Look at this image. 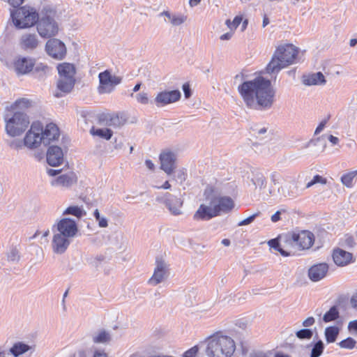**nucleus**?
<instances>
[{
    "instance_id": "nucleus-1",
    "label": "nucleus",
    "mask_w": 357,
    "mask_h": 357,
    "mask_svg": "<svg viewBox=\"0 0 357 357\" xmlns=\"http://www.w3.org/2000/svg\"><path fill=\"white\" fill-rule=\"evenodd\" d=\"M238 91L245 105L250 109L267 110L274 102L275 93L271 82L261 76L243 82L238 86Z\"/></svg>"
},
{
    "instance_id": "nucleus-2",
    "label": "nucleus",
    "mask_w": 357,
    "mask_h": 357,
    "mask_svg": "<svg viewBox=\"0 0 357 357\" xmlns=\"http://www.w3.org/2000/svg\"><path fill=\"white\" fill-rule=\"evenodd\" d=\"M298 50L292 44L278 46L266 68V73L276 78L279 72L296 62Z\"/></svg>"
},
{
    "instance_id": "nucleus-3",
    "label": "nucleus",
    "mask_w": 357,
    "mask_h": 357,
    "mask_svg": "<svg viewBox=\"0 0 357 357\" xmlns=\"http://www.w3.org/2000/svg\"><path fill=\"white\" fill-rule=\"evenodd\" d=\"M235 349L231 337L217 333L207 339L205 354L207 357H231Z\"/></svg>"
},
{
    "instance_id": "nucleus-4",
    "label": "nucleus",
    "mask_w": 357,
    "mask_h": 357,
    "mask_svg": "<svg viewBox=\"0 0 357 357\" xmlns=\"http://www.w3.org/2000/svg\"><path fill=\"white\" fill-rule=\"evenodd\" d=\"M59 79L57 81V89L60 92L54 94L56 98H60L65 93H70L75 83V66L69 63H60L57 66Z\"/></svg>"
},
{
    "instance_id": "nucleus-5",
    "label": "nucleus",
    "mask_w": 357,
    "mask_h": 357,
    "mask_svg": "<svg viewBox=\"0 0 357 357\" xmlns=\"http://www.w3.org/2000/svg\"><path fill=\"white\" fill-rule=\"evenodd\" d=\"M5 130L10 137L21 135L29 125V117L26 114L16 112L12 116L9 114L4 115Z\"/></svg>"
},
{
    "instance_id": "nucleus-6",
    "label": "nucleus",
    "mask_w": 357,
    "mask_h": 357,
    "mask_svg": "<svg viewBox=\"0 0 357 357\" xmlns=\"http://www.w3.org/2000/svg\"><path fill=\"white\" fill-rule=\"evenodd\" d=\"M11 17L14 24L18 29H25L36 24L39 15L36 10L31 7L22 6L16 11H11Z\"/></svg>"
},
{
    "instance_id": "nucleus-7",
    "label": "nucleus",
    "mask_w": 357,
    "mask_h": 357,
    "mask_svg": "<svg viewBox=\"0 0 357 357\" xmlns=\"http://www.w3.org/2000/svg\"><path fill=\"white\" fill-rule=\"evenodd\" d=\"M290 248H298L301 250L309 249L314 243V234L309 231H302L299 233H288L281 238Z\"/></svg>"
},
{
    "instance_id": "nucleus-8",
    "label": "nucleus",
    "mask_w": 357,
    "mask_h": 357,
    "mask_svg": "<svg viewBox=\"0 0 357 357\" xmlns=\"http://www.w3.org/2000/svg\"><path fill=\"white\" fill-rule=\"evenodd\" d=\"M213 192L214 191L211 188H208L205 190L204 195L208 204L214 206L218 215L221 213H229L234 208V202L231 197L217 196Z\"/></svg>"
},
{
    "instance_id": "nucleus-9",
    "label": "nucleus",
    "mask_w": 357,
    "mask_h": 357,
    "mask_svg": "<svg viewBox=\"0 0 357 357\" xmlns=\"http://www.w3.org/2000/svg\"><path fill=\"white\" fill-rule=\"evenodd\" d=\"M36 28L38 34L43 38H50L56 36L59 29V24L54 18L47 13L39 17Z\"/></svg>"
},
{
    "instance_id": "nucleus-10",
    "label": "nucleus",
    "mask_w": 357,
    "mask_h": 357,
    "mask_svg": "<svg viewBox=\"0 0 357 357\" xmlns=\"http://www.w3.org/2000/svg\"><path fill=\"white\" fill-rule=\"evenodd\" d=\"M42 135V124L34 122L24 137V146L33 150L38 148L42 144L44 145V138Z\"/></svg>"
},
{
    "instance_id": "nucleus-11",
    "label": "nucleus",
    "mask_w": 357,
    "mask_h": 357,
    "mask_svg": "<svg viewBox=\"0 0 357 357\" xmlns=\"http://www.w3.org/2000/svg\"><path fill=\"white\" fill-rule=\"evenodd\" d=\"M155 200L165 204L169 211L174 215H178L182 213L181 207L183 206V200L169 192H165L162 195L156 197Z\"/></svg>"
},
{
    "instance_id": "nucleus-12",
    "label": "nucleus",
    "mask_w": 357,
    "mask_h": 357,
    "mask_svg": "<svg viewBox=\"0 0 357 357\" xmlns=\"http://www.w3.org/2000/svg\"><path fill=\"white\" fill-rule=\"evenodd\" d=\"M52 231H56L61 235L66 236L73 239L76 236L78 228L74 220L65 218L60 220L53 226Z\"/></svg>"
},
{
    "instance_id": "nucleus-13",
    "label": "nucleus",
    "mask_w": 357,
    "mask_h": 357,
    "mask_svg": "<svg viewBox=\"0 0 357 357\" xmlns=\"http://www.w3.org/2000/svg\"><path fill=\"white\" fill-rule=\"evenodd\" d=\"M169 275V265L162 258L157 257L155 259V267L152 277L149 280V284L155 286L166 278Z\"/></svg>"
},
{
    "instance_id": "nucleus-14",
    "label": "nucleus",
    "mask_w": 357,
    "mask_h": 357,
    "mask_svg": "<svg viewBox=\"0 0 357 357\" xmlns=\"http://www.w3.org/2000/svg\"><path fill=\"white\" fill-rule=\"evenodd\" d=\"M45 50L49 56L58 60L63 59L66 54L65 44L56 38L47 40L45 45Z\"/></svg>"
},
{
    "instance_id": "nucleus-15",
    "label": "nucleus",
    "mask_w": 357,
    "mask_h": 357,
    "mask_svg": "<svg viewBox=\"0 0 357 357\" xmlns=\"http://www.w3.org/2000/svg\"><path fill=\"white\" fill-rule=\"evenodd\" d=\"M181 97V93L178 90H172V91H162L159 92L154 100L153 103L158 107H162L169 104H172L177 102L180 100Z\"/></svg>"
},
{
    "instance_id": "nucleus-16",
    "label": "nucleus",
    "mask_w": 357,
    "mask_h": 357,
    "mask_svg": "<svg viewBox=\"0 0 357 357\" xmlns=\"http://www.w3.org/2000/svg\"><path fill=\"white\" fill-rule=\"evenodd\" d=\"M35 64L34 59L19 56L13 61L14 71L18 76L26 75L33 70Z\"/></svg>"
},
{
    "instance_id": "nucleus-17",
    "label": "nucleus",
    "mask_w": 357,
    "mask_h": 357,
    "mask_svg": "<svg viewBox=\"0 0 357 357\" xmlns=\"http://www.w3.org/2000/svg\"><path fill=\"white\" fill-rule=\"evenodd\" d=\"M100 124L113 128H119L126 122L123 115L118 114H101L98 116Z\"/></svg>"
},
{
    "instance_id": "nucleus-18",
    "label": "nucleus",
    "mask_w": 357,
    "mask_h": 357,
    "mask_svg": "<svg viewBox=\"0 0 357 357\" xmlns=\"http://www.w3.org/2000/svg\"><path fill=\"white\" fill-rule=\"evenodd\" d=\"M54 236L52 241V250L55 254H63L72 242V238L62 236L56 231H53Z\"/></svg>"
},
{
    "instance_id": "nucleus-19",
    "label": "nucleus",
    "mask_w": 357,
    "mask_h": 357,
    "mask_svg": "<svg viewBox=\"0 0 357 357\" xmlns=\"http://www.w3.org/2000/svg\"><path fill=\"white\" fill-rule=\"evenodd\" d=\"M159 158L160 160L161 169L167 175H171L176 167V155L170 151H164L160 153Z\"/></svg>"
},
{
    "instance_id": "nucleus-20",
    "label": "nucleus",
    "mask_w": 357,
    "mask_h": 357,
    "mask_svg": "<svg viewBox=\"0 0 357 357\" xmlns=\"http://www.w3.org/2000/svg\"><path fill=\"white\" fill-rule=\"evenodd\" d=\"M47 162L52 167L59 166L63 161V152L58 146H49L46 154Z\"/></svg>"
},
{
    "instance_id": "nucleus-21",
    "label": "nucleus",
    "mask_w": 357,
    "mask_h": 357,
    "mask_svg": "<svg viewBox=\"0 0 357 357\" xmlns=\"http://www.w3.org/2000/svg\"><path fill=\"white\" fill-rule=\"evenodd\" d=\"M328 269L329 266L326 263L316 264L309 268L308 277L312 282H319L326 276Z\"/></svg>"
},
{
    "instance_id": "nucleus-22",
    "label": "nucleus",
    "mask_w": 357,
    "mask_h": 357,
    "mask_svg": "<svg viewBox=\"0 0 357 357\" xmlns=\"http://www.w3.org/2000/svg\"><path fill=\"white\" fill-rule=\"evenodd\" d=\"M41 135L43 138H44V145L47 146L50 144L52 142L59 139L60 136L59 129L56 124L50 123L46 125L45 128L42 126Z\"/></svg>"
},
{
    "instance_id": "nucleus-23",
    "label": "nucleus",
    "mask_w": 357,
    "mask_h": 357,
    "mask_svg": "<svg viewBox=\"0 0 357 357\" xmlns=\"http://www.w3.org/2000/svg\"><path fill=\"white\" fill-rule=\"evenodd\" d=\"M214 206L201 204L193 215L195 220H209L218 216Z\"/></svg>"
},
{
    "instance_id": "nucleus-24",
    "label": "nucleus",
    "mask_w": 357,
    "mask_h": 357,
    "mask_svg": "<svg viewBox=\"0 0 357 357\" xmlns=\"http://www.w3.org/2000/svg\"><path fill=\"white\" fill-rule=\"evenodd\" d=\"M333 259L334 263L338 266H344L350 264L352 261V254L342 249L337 248L333 250Z\"/></svg>"
},
{
    "instance_id": "nucleus-25",
    "label": "nucleus",
    "mask_w": 357,
    "mask_h": 357,
    "mask_svg": "<svg viewBox=\"0 0 357 357\" xmlns=\"http://www.w3.org/2000/svg\"><path fill=\"white\" fill-rule=\"evenodd\" d=\"M99 86L98 88V93L100 94L109 93L112 91V87L110 86L112 75L108 70L102 72L98 75Z\"/></svg>"
},
{
    "instance_id": "nucleus-26",
    "label": "nucleus",
    "mask_w": 357,
    "mask_h": 357,
    "mask_svg": "<svg viewBox=\"0 0 357 357\" xmlns=\"http://www.w3.org/2000/svg\"><path fill=\"white\" fill-rule=\"evenodd\" d=\"M77 181V177L75 172H69L58 176L54 181L52 182L53 185H61L63 187L68 188L75 183Z\"/></svg>"
},
{
    "instance_id": "nucleus-27",
    "label": "nucleus",
    "mask_w": 357,
    "mask_h": 357,
    "mask_svg": "<svg viewBox=\"0 0 357 357\" xmlns=\"http://www.w3.org/2000/svg\"><path fill=\"white\" fill-rule=\"evenodd\" d=\"M39 43L37 36L35 33H24L20 38L21 47L24 50L36 49Z\"/></svg>"
},
{
    "instance_id": "nucleus-28",
    "label": "nucleus",
    "mask_w": 357,
    "mask_h": 357,
    "mask_svg": "<svg viewBox=\"0 0 357 357\" xmlns=\"http://www.w3.org/2000/svg\"><path fill=\"white\" fill-rule=\"evenodd\" d=\"M325 77L322 73L318 72L303 77V83L306 86L324 85L326 84Z\"/></svg>"
},
{
    "instance_id": "nucleus-29",
    "label": "nucleus",
    "mask_w": 357,
    "mask_h": 357,
    "mask_svg": "<svg viewBox=\"0 0 357 357\" xmlns=\"http://www.w3.org/2000/svg\"><path fill=\"white\" fill-rule=\"evenodd\" d=\"M284 235L280 236L279 239H271L268 241V244L271 248L279 252L282 256L287 257L291 255V251L284 250V248L289 247V245L288 243H285L282 240H281V238Z\"/></svg>"
},
{
    "instance_id": "nucleus-30",
    "label": "nucleus",
    "mask_w": 357,
    "mask_h": 357,
    "mask_svg": "<svg viewBox=\"0 0 357 357\" xmlns=\"http://www.w3.org/2000/svg\"><path fill=\"white\" fill-rule=\"evenodd\" d=\"M252 177L251 181L256 188L260 190L264 189L266 186V179L261 172L257 169L252 170Z\"/></svg>"
},
{
    "instance_id": "nucleus-31",
    "label": "nucleus",
    "mask_w": 357,
    "mask_h": 357,
    "mask_svg": "<svg viewBox=\"0 0 357 357\" xmlns=\"http://www.w3.org/2000/svg\"><path fill=\"white\" fill-rule=\"evenodd\" d=\"M31 347L22 342H17L13 344L10 348L9 353L14 357H19L20 356L26 353L31 349Z\"/></svg>"
},
{
    "instance_id": "nucleus-32",
    "label": "nucleus",
    "mask_w": 357,
    "mask_h": 357,
    "mask_svg": "<svg viewBox=\"0 0 357 357\" xmlns=\"http://www.w3.org/2000/svg\"><path fill=\"white\" fill-rule=\"evenodd\" d=\"M159 16L166 17L173 26H179L184 23L186 20V17L185 15L181 14H172L167 10H165L160 13Z\"/></svg>"
},
{
    "instance_id": "nucleus-33",
    "label": "nucleus",
    "mask_w": 357,
    "mask_h": 357,
    "mask_svg": "<svg viewBox=\"0 0 357 357\" xmlns=\"http://www.w3.org/2000/svg\"><path fill=\"white\" fill-rule=\"evenodd\" d=\"M92 340L95 344H107L112 340V336L108 331L100 330L93 335Z\"/></svg>"
},
{
    "instance_id": "nucleus-34",
    "label": "nucleus",
    "mask_w": 357,
    "mask_h": 357,
    "mask_svg": "<svg viewBox=\"0 0 357 357\" xmlns=\"http://www.w3.org/2000/svg\"><path fill=\"white\" fill-rule=\"evenodd\" d=\"M340 329L337 326H331L325 328L324 335L327 343H333L336 341Z\"/></svg>"
},
{
    "instance_id": "nucleus-35",
    "label": "nucleus",
    "mask_w": 357,
    "mask_h": 357,
    "mask_svg": "<svg viewBox=\"0 0 357 357\" xmlns=\"http://www.w3.org/2000/svg\"><path fill=\"white\" fill-rule=\"evenodd\" d=\"M340 317V312L336 305L332 306L323 317V321L328 323L337 320Z\"/></svg>"
},
{
    "instance_id": "nucleus-36",
    "label": "nucleus",
    "mask_w": 357,
    "mask_h": 357,
    "mask_svg": "<svg viewBox=\"0 0 357 357\" xmlns=\"http://www.w3.org/2000/svg\"><path fill=\"white\" fill-rule=\"evenodd\" d=\"M91 133L93 135L98 136L102 139H105L109 140L112 138L113 135V132L109 128H97L94 129L93 128L91 130Z\"/></svg>"
},
{
    "instance_id": "nucleus-37",
    "label": "nucleus",
    "mask_w": 357,
    "mask_h": 357,
    "mask_svg": "<svg viewBox=\"0 0 357 357\" xmlns=\"http://www.w3.org/2000/svg\"><path fill=\"white\" fill-rule=\"evenodd\" d=\"M63 215H72L77 218H80L84 215H85V212L82 207L77 206H71L65 210Z\"/></svg>"
},
{
    "instance_id": "nucleus-38",
    "label": "nucleus",
    "mask_w": 357,
    "mask_h": 357,
    "mask_svg": "<svg viewBox=\"0 0 357 357\" xmlns=\"http://www.w3.org/2000/svg\"><path fill=\"white\" fill-rule=\"evenodd\" d=\"M324 344L321 340H318L315 342L310 352V357H319L324 352Z\"/></svg>"
},
{
    "instance_id": "nucleus-39",
    "label": "nucleus",
    "mask_w": 357,
    "mask_h": 357,
    "mask_svg": "<svg viewBox=\"0 0 357 357\" xmlns=\"http://www.w3.org/2000/svg\"><path fill=\"white\" fill-rule=\"evenodd\" d=\"M313 335V331L310 328H303L296 333V336L300 340H310Z\"/></svg>"
},
{
    "instance_id": "nucleus-40",
    "label": "nucleus",
    "mask_w": 357,
    "mask_h": 357,
    "mask_svg": "<svg viewBox=\"0 0 357 357\" xmlns=\"http://www.w3.org/2000/svg\"><path fill=\"white\" fill-rule=\"evenodd\" d=\"M356 341L352 337H347L338 343V345L342 349H352L356 347Z\"/></svg>"
},
{
    "instance_id": "nucleus-41",
    "label": "nucleus",
    "mask_w": 357,
    "mask_h": 357,
    "mask_svg": "<svg viewBox=\"0 0 357 357\" xmlns=\"http://www.w3.org/2000/svg\"><path fill=\"white\" fill-rule=\"evenodd\" d=\"M33 69L38 77H43L49 72V67L43 63L35 64Z\"/></svg>"
},
{
    "instance_id": "nucleus-42",
    "label": "nucleus",
    "mask_w": 357,
    "mask_h": 357,
    "mask_svg": "<svg viewBox=\"0 0 357 357\" xmlns=\"http://www.w3.org/2000/svg\"><path fill=\"white\" fill-rule=\"evenodd\" d=\"M6 143L10 149L15 151L21 150L23 146H24V139L21 140L19 139H14L12 140H7Z\"/></svg>"
},
{
    "instance_id": "nucleus-43",
    "label": "nucleus",
    "mask_w": 357,
    "mask_h": 357,
    "mask_svg": "<svg viewBox=\"0 0 357 357\" xmlns=\"http://www.w3.org/2000/svg\"><path fill=\"white\" fill-rule=\"evenodd\" d=\"M356 174H357L356 172H350V173L344 174L341 177L342 183L347 187H351L353 180L354 178V177L356 176Z\"/></svg>"
},
{
    "instance_id": "nucleus-44",
    "label": "nucleus",
    "mask_w": 357,
    "mask_h": 357,
    "mask_svg": "<svg viewBox=\"0 0 357 357\" xmlns=\"http://www.w3.org/2000/svg\"><path fill=\"white\" fill-rule=\"evenodd\" d=\"M7 258L9 261L17 262L20 259L19 251L17 248H11L7 254Z\"/></svg>"
},
{
    "instance_id": "nucleus-45",
    "label": "nucleus",
    "mask_w": 357,
    "mask_h": 357,
    "mask_svg": "<svg viewBox=\"0 0 357 357\" xmlns=\"http://www.w3.org/2000/svg\"><path fill=\"white\" fill-rule=\"evenodd\" d=\"M243 20V17L241 15H236L232 22H231L229 20H227L226 21V24L227 25L228 28L231 30L236 29L241 22Z\"/></svg>"
},
{
    "instance_id": "nucleus-46",
    "label": "nucleus",
    "mask_w": 357,
    "mask_h": 357,
    "mask_svg": "<svg viewBox=\"0 0 357 357\" xmlns=\"http://www.w3.org/2000/svg\"><path fill=\"white\" fill-rule=\"evenodd\" d=\"M317 183L326 184V179L320 175H315L313 178L306 185V188H309Z\"/></svg>"
},
{
    "instance_id": "nucleus-47",
    "label": "nucleus",
    "mask_w": 357,
    "mask_h": 357,
    "mask_svg": "<svg viewBox=\"0 0 357 357\" xmlns=\"http://www.w3.org/2000/svg\"><path fill=\"white\" fill-rule=\"evenodd\" d=\"M176 180L180 183H183L187 178V170L185 168L180 169L176 172Z\"/></svg>"
},
{
    "instance_id": "nucleus-48",
    "label": "nucleus",
    "mask_w": 357,
    "mask_h": 357,
    "mask_svg": "<svg viewBox=\"0 0 357 357\" xmlns=\"http://www.w3.org/2000/svg\"><path fill=\"white\" fill-rule=\"evenodd\" d=\"M135 98L138 102L143 105H146L149 102L148 93L145 92H141L137 94Z\"/></svg>"
},
{
    "instance_id": "nucleus-49",
    "label": "nucleus",
    "mask_w": 357,
    "mask_h": 357,
    "mask_svg": "<svg viewBox=\"0 0 357 357\" xmlns=\"http://www.w3.org/2000/svg\"><path fill=\"white\" fill-rule=\"evenodd\" d=\"M259 213H260L259 212L256 213L249 216L248 218L243 220L242 221L238 222V226H244V225H250L255 220V219L257 217H258L259 215Z\"/></svg>"
},
{
    "instance_id": "nucleus-50",
    "label": "nucleus",
    "mask_w": 357,
    "mask_h": 357,
    "mask_svg": "<svg viewBox=\"0 0 357 357\" xmlns=\"http://www.w3.org/2000/svg\"><path fill=\"white\" fill-rule=\"evenodd\" d=\"M199 351V348L197 346H194L192 348L189 349L183 354V357H195Z\"/></svg>"
},
{
    "instance_id": "nucleus-51",
    "label": "nucleus",
    "mask_w": 357,
    "mask_h": 357,
    "mask_svg": "<svg viewBox=\"0 0 357 357\" xmlns=\"http://www.w3.org/2000/svg\"><path fill=\"white\" fill-rule=\"evenodd\" d=\"M15 105L17 107H29L31 105L30 101L26 98H22L16 100Z\"/></svg>"
},
{
    "instance_id": "nucleus-52",
    "label": "nucleus",
    "mask_w": 357,
    "mask_h": 357,
    "mask_svg": "<svg viewBox=\"0 0 357 357\" xmlns=\"http://www.w3.org/2000/svg\"><path fill=\"white\" fill-rule=\"evenodd\" d=\"M289 188L291 190V191H288L289 196L294 197H297L299 195L297 186L294 183H290L289 185Z\"/></svg>"
},
{
    "instance_id": "nucleus-53",
    "label": "nucleus",
    "mask_w": 357,
    "mask_h": 357,
    "mask_svg": "<svg viewBox=\"0 0 357 357\" xmlns=\"http://www.w3.org/2000/svg\"><path fill=\"white\" fill-rule=\"evenodd\" d=\"M183 91L185 98H189L191 96V89L189 84L185 83L182 86Z\"/></svg>"
},
{
    "instance_id": "nucleus-54",
    "label": "nucleus",
    "mask_w": 357,
    "mask_h": 357,
    "mask_svg": "<svg viewBox=\"0 0 357 357\" xmlns=\"http://www.w3.org/2000/svg\"><path fill=\"white\" fill-rule=\"evenodd\" d=\"M121 80H122L121 77L115 76V75L114 76L112 75L110 86L112 87V91L114 90V88L116 85H117L121 82Z\"/></svg>"
},
{
    "instance_id": "nucleus-55",
    "label": "nucleus",
    "mask_w": 357,
    "mask_h": 357,
    "mask_svg": "<svg viewBox=\"0 0 357 357\" xmlns=\"http://www.w3.org/2000/svg\"><path fill=\"white\" fill-rule=\"evenodd\" d=\"M314 322H315L314 318L312 317H309L305 320H304L303 321L302 325L304 327H310V326H312V325H314Z\"/></svg>"
},
{
    "instance_id": "nucleus-56",
    "label": "nucleus",
    "mask_w": 357,
    "mask_h": 357,
    "mask_svg": "<svg viewBox=\"0 0 357 357\" xmlns=\"http://www.w3.org/2000/svg\"><path fill=\"white\" fill-rule=\"evenodd\" d=\"M344 243L347 247L352 248L354 247L355 242L354 238L351 236H347L344 240Z\"/></svg>"
},
{
    "instance_id": "nucleus-57",
    "label": "nucleus",
    "mask_w": 357,
    "mask_h": 357,
    "mask_svg": "<svg viewBox=\"0 0 357 357\" xmlns=\"http://www.w3.org/2000/svg\"><path fill=\"white\" fill-rule=\"evenodd\" d=\"M326 123H327V120L322 121L317 127V128L314 131V135L319 134L325 128Z\"/></svg>"
},
{
    "instance_id": "nucleus-58",
    "label": "nucleus",
    "mask_w": 357,
    "mask_h": 357,
    "mask_svg": "<svg viewBox=\"0 0 357 357\" xmlns=\"http://www.w3.org/2000/svg\"><path fill=\"white\" fill-rule=\"evenodd\" d=\"M98 222V226L100 227H107L108 226L107 220L104 217H100L99 220H96Z\"/></svg>"
},
{
    "instance_id": "nucleus-59",
    "label": "nucleus",
    "mask_w": 357,
    "mask_h": 357,
    "mask_svg": "<svg viewBox=\"0 0 357 357\" xmlns=\"http://www.w3.org/2000/svg\"><path fill=\"white\" fill-rule=\"evenodd\" d=\"M24 0H8V2L13 8H17L23 3Z\"/></svg>"
},
{
    "instance_id": "nucleus-60",
    "label": "nucleus",
    "mask_w": 357,
    "mask_h": 357,
    "mask_svg": "<svg viewBox=\"0 0 357 357\" xmlns=\"http://www.w3.org/2000/svg\"><path fill=\"white\" fill-rule=\"evenodd\" d=\"M348 328L349 331H354L357 333V319L349 323Z\"/></svg>"
},
{
    "instance_id": "nucleus-61",
    "label": "nucleus",
    "mask_w": 357,
    "mask_h": 357,
    "mask_svg": "<svg viewBox=\"0 0 357 357\" xmlns=\"http://www.w3.org/2000/svg\"><path fill=\"white\" fill-rule=\"evenodd\" d=\"M145 165L151 171H153L155 169V165L151 160L146 159L145 160Z\"/></svg>"
},
{
    "instance_id": "nucleus-62",
    "label": "nucleus",
    "mask_w": 357,
    "mask_h": 357,
    "mask_svg": "<svg viewBox=\"0 0 357 357\" xmlns=\"http://www.w3.org/2000/svg\"><path fill=\"white\" fill-rule=\"evenodd\" d=\"M280 211H278L271 216V221L273 222H276L280 220Z\"/></svg>"
},
{
    "instance_id": "nucleus-63",
    "label": "nucleus",
    "mask_w": 357,
    "mask_h": 357,
    "mask_svg": "<svg viewBox=\"0 0 357 357\" xmlns=\"http://www.w3.org/2000/svg\"><path fill=\"white\" fill-rule=\"evenodd\" d=\"M93 357H108L107 354L103 351H96Z\"/></svg>"
},
{
    "instance_id": "nucleus-64",
    "label": "nucleus",
    "mask_w": 357,
    "mask_h": 357,
    "mask_svg": "<svg viewBox=\"0 0 357 357\" xmlns=\"http://www.w3.org/2000/svg\"><path fill=\"white\" fill-rule=\"evenodd\" d=\"M351 304L354 308L357 309V294L351 297Z\"/></svg>"
}]
</instances>
